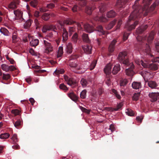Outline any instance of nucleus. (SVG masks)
Wrapping results in <instances>:
<instances>
[{
  "instance_id": "9b49d317",
  "label": "nucleus",
  "mask_w": 159,
  "mask_h": 159,
  "mask_svg": "<svg viewBox=\"0 0 159 159\" xmlns=\"http://www.w3.org/2000/svg\"><path fill=\"white\" fill-rule=\"evenodd\" d=\"M149 96L151 98L152 101H155L157 100L159 96V93H151L149 94Z\"/></svg>"
},
{
  "instance_id": "423d86ee",
  "label": "nucleus",
  "mask_w": 159,
  "mask_h": 159,
  "mask_svg": "<svg viewBox=\"0 0 159 159\" xmlns=\"http://www.w3.org/2000/svg\"><path fill=\"white\" fill-rule=\"evenodd\" d=\"M141 62L142 66L144 67L149 68L153 70H156L158 69L156 63H152L150 64H148L146 63H144L143 62L141 61Z\"/></svg>"
},
{
  "instance_id": "c756f323",
  "label": "nucleus",
  "mask_w": 159,
  "mask_h": 159,
  "mask_svg": "<svg viewBox=\"0 0 159 159\" xmlns=\"http://www.w3.org/2000/svg\"><path fill=\"white\" fill-rule=\"evenodd\" d=\"M94 19L96 20H98L103 22H106L107 20V18L102 16L100 18H98V17H96Z\"/></svg>"
},
{
  "instance_id": "4be33fe9",
  "label": "nucleus",
  "mask_w": 159,
  "mask_h": 159,
  "mask_svg": "<svg viewBox=\"0 0 159 159\" xmlns=\"http://www.w3.org/2000/svg\"><path fill=\"white\" fill-rule=\"evenodd\" d=\"M64 78L65 80L67 82L68 84L70 86L72 85L73 82L71 78H69L68 76L66 75H64Z\"/></svg>"
},
{
  "instance_id": "f8f14e48",
  "label": "nucleus",
  "mask_w": 159,
  "mask_h": 159,
  "mask_svg": "<svg viewBox=\"0 0 159 159\" xmlns=\"http://www.w3.org/2000/svg\"><path fill=\"white\" fill-rule=\"evenodd\" d=\"M82 48L85 53L87 54L91 53L92 47L91 46L84 45L82 46Z\"/></svg>"
},
{
  "instance_id": "dca6fc26",
  "label": "nucleus",
  "mask_w": 159,
  "mask_h": 159,
  "mask_svg": "<svg viewBox=\"0 0 159 159\" xmlns=\"http://www.w3.org/2000/svg\"><path fill=\"white\" fill-rule=\"evenodd\" d=\"M120 66L119 64H117L113 67L112 71V74L115 75L120 70Z\"/></svg>"
},
{
  "instance_id": "7ed1b4c3",
  "label": "nucleus",
  "mask_w": 159,
  "mask_h": 159,
  "mask_svg": "<svg viewBox=\"0 0 159 159\" xmlns=\"http://www.w3.org/2000/svg\"><path fill=\"white\" fill-rule=\"evenodd\" d=\"M53 30L54 32V34L56 36L58 35V33L55 26L53 25H44L42 29V31L43 33H46L48 30Z\"/></svg>"
},
{
  "instance_id": "412c9836",
  "label": "nucleus",
  "mask_w": 159,
  "mask_h": 159,
  "mask_svg": "<svg viewBox=\"0 0 159 159\" xmlns=\"http://www.w3.org/2000/svg\"><path fill=\"white\" fill-rule=\"evenodd\" d=\"M52 32H51L49 33L46 37H45V39H49L50 41H51L52 38H53V36H56L54 34V32L53 31V30H51Z\"/></svg>"
},
{
  "instance_id": "6e6d98bb",
  "label": "nucleus",
  "mask_w": 159,
  "mask_h": 159,
  "mask_svg": "<svg viewBox=\"0 0 159 159\" xmlns=\"http://www.w3.org/2000/svg\"><path fill=\"white\" fill-rule=\"evenodd\" d=\"M80 109L82 110V111L86 112L87 113L89 114L90 113V110H87L85 108L82 107H80Z\"/></svg>"
},
{
  "instance_id": "72a5a7b5",
  "label": "nucleus",
  "mask_w": 159,
  "mask_h": 159,
  "mask_svg": "<svg viewBox=\"0 0 159 159\" xmlns=\"http://www.w3.org/2000/svg\"><path fill=\"white\" fill-rule=\"evenodd\" d=\"M74 22H75L73 21L71 19H68L63 22V24L66 25H71Z\"/></svg>"
},
{
  "instance_id": "680f3d73",
  "label": "nucleus",
  "mask_w": 159,
  "mask_h": 159,
  "mask_svg": "<svg viewBox=\"0 0 159 159\" xmlns=\"http://www.w3.org/2000/svg\"><path fill=\"white\" fill-rule=\"evenodd\" d=\"M10 78V75L9 74H3V79L4 80H7Z\"/></svg>"
},
{
  "instance_id": "49530a36",
  "label": "nucleus",
  "mask_w": 159,
  "mask_h": 159,
  "mask_svg": "<svg viewBox=\"0 0 159 159\" xmlns=\"http://www.w3.org/2000/svg\"><path fill=\"white\" fill-rule=\"evenodd\" d=\"M11 113L15 116L19 115L20 114V111L17 109L12 110L11 111Z\"/></svg>"
},
{
  "instance_id": "bb28decb",
  "label": "nucleus",
  "mask_w": 159,
  "mask_h": 159,
  "mask_svg": "<svg viewBox=\"0 0 159 159\" xmlns=\"http://www.w3.org/2000/svg\"><path fill=\"white\" fill-rule=\"evenodd\" d=\"M148 86L152 89L155 88L157 86L156 82L153 81H150L148 82Z\"/></svg>"
},
{
  "instance_id": "0eeeda50",
  "label": "nucleus",
  "mask_w": 159,
  "mask_h": 159,
  "mask_svg": "<svg viewBox=\"0 0 159 159\" xmlns=\"http://www.w3.org/2000/svg\"><path fill=\"white\" fill-rule=\"evenodd\" d=\"M129 65V66L130 67V68L126 69L125 70L126 74L128 75L132 76L133 75L134 73L133 70L134 68V66L132 63H130Z\"/></svg>"
},
{
  "instance_id": "e433bc0d",
  "label": "nucleus",
  "mask_w": 159,
  "mask_h": 159,
  "mask_svg": "<svg viewBox=\"0 0 159 159\" xmlns=\"http://www.w3.org/2000/svg\"><path fill=\"white\" fill-rule=\"evenodd\" d=\"M64 72V70L62 69H57L54 71V73L56 75H58L60 74H63Z\"/></svg>"
},
{
  "instance_id": "69168bd1",
  "label": "nucleus",
  "mask_w": 159,
  "mask_h": 159,
  "mask_svg": "<svg viewBox=\"0 0 159 159\" xmlns=\"http://www.w3.org/2000/svg\"><path fill=\"white\" fill-rule=\"evenodd\" d=\"M153 33H151L148 37V38L147 39V40L148 41H150L152 40L153 39Z\"/></svg>"
},
{
  "instance_id": "864d4df0",
  "label": "nucleus",
  "mask_w": 159,
  "mask_h": 159,
  "mask_svg": "<svg viewBox=\"0 0 159 159\" xmlns=\"http://www.w3.org/2000/svg\"><path fill=\"white\" fill-rule=\"evenodd\" d=\"M18 38H17V36L15 34H13L12 36V40L13 42L14 43H16L18 40Z\"/></svg>"
},
{
  "instance_id": "c85d7f7f",
  "label": "nucleus",
  "mask_w": 159,
  "mask_h": 159,
  "mask_svg": "<svg viewBox=\"0 0 159 159\" xmlns=\"http://www.w3.org/2000/svg\"><path fill=\"white\" fill-rule=\"evenodd\" d=\"M63 53V48L62 47H60L59 48L58 51L57 57L58 58L61 57Z\"/></svg>"
},
{
  "instance_id": "3c124183",
  "label": "nucleus",
  "mask_w": 159,
  "mask_h": 159,
  "mask_svg": "<svg viewBox=\"0 0 159 159\" xmlns=\"http://www.w3.org/2000/svg\"><path fill=\"white\" fill-rule=\"evenodd\" d=\"M126 113L127 115L129 116H133L134 115L133 111L131 110H128L127 111H126Z\"/></svg>"
},
{
  "instance_id": "4c0bfd02",
  "label": "nucleus",
  "mask_w": 159,
  "mask_h": 159,
  "mask_svg": "<svg viewBox=\"0 0 159 159\" xmlns=\"http://www.w3.org/2000/svg\"><path fill=\"white\" fill-rule=\"evenodd\" d=\"M81 84L84 87H86L88 84V82L85 79H82L80 81Z\"/></svg>"
},
{
  "instance_id": "cd10ccee",
  "label": "nucleus",
  "mask_w": 159,
  "mask_h": 159,
  "mask_svg": "<svg viewBox=\"0 0 159 159\" xmlns=\"http://www.w3.org/2000/svg\"><path fill=\"white\" fill-rule=\"evenodd\" d=\"M116 14L115 12L113 10H111L107 12V16L108 18H111L115 16Z\"/></svg>"
},
{
  "instance_id": "603ef678",
  "label": "nucleus",
  "mask_w": 159,
  "mask_h": 159,
  "mask_svg": "<svg viewBox=\"0 0 159 159\" xmlns=\"http://www.w3.org/2000/svg\"><path fill=\"white\" fill-rule=\"evenodd\" d=\"M59 88L61 89H62L65 91L68 90L67 88L64 84H61L59 86Z\"/></svg>"
},
{
  "instance_id": "338daca9",
  "label": "nucleus",
  "mask_w": 159,
  "mask_h": 159,
  "mask_svg": "<svg viewBox=\"0 0 159 159\" xmlns=\"http://www.w3.org/2000/svg\"><path fill=\"white\" fill-rule=\"evenodd\" d=\"M128 34L127 33H125L123 35V39L124 41L126 40L128 38Z\"/></svg>"
},
{
  "instance_id": "2f4dec72",
  "label": "nucleus",
  "mask_w": 159,
  "mask_h": 159,
  "mask_svg": "<svg viewBox=\"0 0 159 159\" xmlns=\"http://www.w3.org/2000/svg\"><path fill=\"white\" fill-rule=\"evenodd\" d=\"M10 136V134L7 133L1 134L0 135V138L1 139H7Z\"/></svg>"
},
{
  "instance_id": "ea45409f",
  "label": "nucleus",
  "mask_w": 159,
  "mask_h": 159,
  "mask_svg": "<svg viewBox=\"0 0 159 159\" xmlns=\"http://www.w3.org/2000/svg\"><path fill=\"white\" fill-rule=\"evenodd\" d=\"M128 82L127 79L122 80H120V86H124Z\"/></svg>"
},
{
  "instance_id": "e2e57ef3",
  "label": "nucleus",
  "mask_w": 159,
  "mask_h": 159,
  "mask_svg": "<svg viewBox=\"0 0 159 159\" xmlns=\"http://www.w3.org/2000/svg\"><path fill=\"white\" fill-rule=\"evenodd\" d=\"M150 51V48L148 45L146 44V48L145 49V52L147 54H148Z\"/></svg>"
},
{
  "instance_id": "c9c22d12",
  "label": "nucleus",
  "mask_w": 159,
  "mask_h": 159,
  "mask_svg": "<svg viewBox=\"0 0 159 159\" xmlns=\"http://www.w3.org/2000/svg\"><path fill=\"white\" fill-rule=\"evenodd\" d=\"M97 63L96 60H94L92 62L91 64L90 65L89 69L90 70H92L95 67Z\"/></svg>"
},
{
  "instance_id": "7c9ffc66",
  "label": "nucleus",
  "mask_w": 159,
  "mask_h": 159,
  "mask_svg": "<svg viewBox=\"0 0 159 159\" xmlns=\"http://www.w3.org/2000/svg\"><path fill=\"white\" fill-rule=\"evenodd\" d=\"M78 39V36L77 33H75L72 37V41L75 43L77 42Z\"/></svg>"
},
{
  "instance_id": "a18cd8bd",
  "label": "nucleus",
  "mask_w": 159,
  "mask_h": 159,
  "mask_svg": "<svg viewBox=\"0 0 159 159\" xmlns=\"http://www.w3.org/2000/svg\"><path fill=\"white\" fill-rule=\"evenodd\" d=\"M76 30V29L73 27H69V34L70 35H71L72 33L75 32Z\"/></svg>"
},
{
  "instance_id": "de8ad7c7",
  "label": "nucleus",
  "mask_w": 159,
  "mask_h": 159,
  "mask_svg": "<svg viewBox=\"0 0 159 159\" xmlns=\"http://www.w3.org/2000/svg\"><path fill=\"white\" fill-rule=\"evenodd\" d=\"M140 96V93H135L133 97V99L134 100L136 101L139 99Z\"/></svg>"
},
{
  "instance_id": "39448f33",
  "label": "nucleus",
  "mask_w": 159,
  "mask_h": 159,
  "mask_svg": "<svg viewBox=\"0 0 159 159\" xmlns=\"http://www.w3.org/2000/svg\"><path fill=\"white\" fill-rule=\"evenodd\" d=\"M14 13L15 17L13 18L10 17L11 20H14L16 19H20L22 21L24 20L22 16L23 13L20 10H17L14 11Z\"/></svg>"
},
{
  "instance_id": "c03bdc74",
  "label": "nucleus",
  "mask_w": 159,
  "mask_h": 159,
  "mask_svg": "<svg viewBox=\"0 0 159 159\" xmlns=\"http://www.w3.org/2000/svg\"><path fill=\"white\" fill-rule=\"evenodd\" d=\"M50 17L49 15L46 13H44L42 16V19L45 20H48Z\"/></svg>"
},
{
  "instance_id": "09e8293b",
  "label": "nucleus",
  "mask_w": 159,
  "mask_h": 159,
  "mask_svg": "<svg viewBox=\"0 0 159 159\" xmlns=\"http://www.w3.org/2000/svg\"><path fill=\"white\" fill-rule=\"evenodd\" d=\"M112 92L115 95L116 97L118 99H120L121 98L119 94L117 92L116 90L114 89H113L112 90Z\"/></svg>"
},
{
  "instance_id": "5fc2aeb1",
  "label": "nucleus",
  "mask_w": 159,
  "mask_h": 159,
  "mask_svg": "<svg viewBox=\"0 0 159 159\" xmlns=\"http://www.w3.org/2000/svg\"><path fill=\"white\" fill-rule=\"evenodd\" d=\"M138 24V22L137 21L134 22V25H131L128 28L129 30H131L133 29H134L136 26Z\"/></svg>"
},
{
  "instance_id": "37998d69",
  "label": "nucleus",
  "mask_w": 159,
  "mask_h": 159,
  "mask_svg": "<svg viewBox=\"0 0 159 159\" xmlns=\"http://www.w3.org/2000/svg\"><path fill=\"white\" fill-rule=\"evenodd\" d=\"M30 4L32 7H35L37 5L38 1L37 0H33L31 2Z\"/></svg>"
},
{
  "instance_id": "ddd939ff",
  "label": "nucleus",
  "mask_w": 159,
  "mask_h": 159,
  "mask_svg": "<svg viewBox=\"0 0 159 159\" xmlns=\"http://www.w3.org/2000/svg\"><path fill=\"white\" fill-rule=\"evenodd\" d=\"M30 44L32 46H36L39 43V40L37 39H33L31 36H29Z\"/></svg>"
},
{
  "instance_id": "bf43d9fd",
  "label": "nucleus",
  "mask_w": 159,
  "mask_h": 159,
  "mask_svg": "<svg viewBox=\"0 0 159 159\" xmlns=\"http://www.w3.org/2000/svg\"><path fill=\"white\" fill-rule=\"evenodd\" d=\"M122 20H119L118 22L117 25L116 26V30L119 29L120 25L122 24Z\"/></svg>"
},
{
  "instance_id": "6ab92c4d",
  "label": "nucleus",
  "mask_w": 159,
  "mask_h": 159,
  "mask_svg": "<svg viewBox=\"0 0 159 159\" xmlns=\"http://www.w3.org/2000/svg\"><path fill=\"white\" fill-rule=\"evenodd\" d=\"M66 52L68 53H70L72 52V46L71 43H69L66 45Z\"/></svg>"
},
{
  "instance_id": "9d476101",
  "label": "nucleus",
  "mask_w": 159,
  "mask_h": 159,
  "mask_svg": "<svg viewBox=\"0 0 159 159\" xmlns=\"http://www.w3.org/2000/svg\"><path fill=\"white\" fill-rule=\"evenodd\" d=\"M59 25L61 26V29L63 31L62 37L64 41L67 40L68 37V34L67 32L66 31L65 29L63 27V25L60 22L59 23Z\"/></svg>"
},
{
  "instance_id": "6e6552de",
  "label": "nucleus",
  "mask_w": 159,
  "mask_h": 159,
  "mask_svg": "<svg viewBox=\"0 0 159 159\" xmlns=\"http://www.w3.org/2000/svg\"><path fill=\"white\" fill-rule=\"evenodd\" d=\"M141 75L143 77L145 81H148L152 78V75L150 72L146 71H143L141 72Z\"/></svg>"
},
{
  "instance_id": "5701e85b",
  "label": "nucleus",
  "mask_w": 159,
  "mask_h": 159,
  "mask_svg": "<svg viewBox=\"0 0 159 159\" xmlns=\"http://www.w3.org/2000/svg\"><path fill=\"white\" fill-rule=\"evenodd\" d=\"M32 22V20H31L30 19L28 20H27L24 24V28L25 29H28L31 26Z\"/></svg>"
},
{
  "instance_id": "58836bf2",
  "label": "nucleus",
  "mask_w": 159,
  "mask_h": 159,
  "mask_svg": "<svg viewBox=\"0 0 159 159\" xmlns=\"http://www.w3.org/2000/svg\"><path fill=\"white\" fill-rule=\"evenodd\" d=\"M136 11H134L133 12L129 17V20H131L134 19L135 17H136L137 15H135Z\"/></svg>"
},
{
  "instance_id": "13d9d810",
  "label": "nucleus",
  "mask_w": 159,
  "mask_h": 159,
  "mask_svg": "<svg viewBox=\"0 0 159 159\" xmlns=\"http://www.w3.org/2000/svg\"><path fill=\"white\" fill-rule=\"evenodd\" d=\"M148 27V26L147 25H146L145 26L144 28H143L142 27H140L139 28V30L138 31V33H141L142 32H143V30H144L146 28H147Z\"/></svg>"
},
{
  "instance_id": "a19ab883",
  "label": "nucleus",
  "mask_w": 159,
  "mask_h": 159,
  "mask_svg": "<svg viewBox=\"0 0 159 159\" xmlns=\"http://www.w3.org/2000/svg\"><path fill=\"white\" fill-rule=\"evenodd\" d=\"M86 91L85 90H83L80 94V96L82 98H84L86 97Z\"/></svg>"
},
{
  "instance_id": "b1692460",
  "label": "nucleus",
  "mask_w": 159,
  "mask_h": 159,
  "mask_svg": "<svg viewBox=\"0 0 159 159\" xmlns=\"http://www.w3.org/2000/svg\"><path fill=\"white\" fill-rule=\"evenodd\" d=\"M116 20H114L111 21L110 23L106 27V29L107 30H110L111 29L113 26L115 25Z\"/></svg>"
},
{
  "instance_id": "f3484780",
  "label": "nucleus",
  "mask_w": 159,
  "mask_h": 159,
  "mask_svg": "<svg viewBox=\"0 0 159 159\" xmlns=\"http://www.w3.org/2000/svg\"><path fill=\"white\" fill-rule=\"evenodd\" d=\"M132 85L133 88L135 89H138L141 87V84L140 82H134Z\"/></svg>"
},
{
  "instance_id": "79ce46f5",
  "label": "nucleus",
  "mask_w": 159,
  "mask_h": 159,
  "mask_svg": "<svg viewBox=\"0 0 159 159\" xmlns=\"http://www.w3.org/2000/svg\"><path fill=\"white\" fill-rule=\"evenodd\" d=\"M11 139L14 143H16L18 141V139H17V135L16 134H14L12 136L11 138Z\"/></svg>"
},
{
  "instance_id": "4468645a",
  "label": "nucleus",
  "mask_w": 159,
  "mask_h": 159,
  "mask_svg": "<svg viewBox=\"0 0 159 159\" xmlns=\"http://www.w3.org/2000/svg\"><path fill=\"white\" fill-rule=\"evenodd\" d=\"M84 28L85 31L89 33H91L93 31V27L90 26L87 23L84 25Z\"/></svg>"
},
{
  "instance_id": "f257e3e1",
  "label": "nucleus",
  "mask_w": 159,
  "mask_h": 159,
  "mask_svg": "<svg viewBox=\"0 0 159 159\" xmlns=\"http://www.w3.org/2000/svg\"><path fill=\"white\" fill-rule=\"evenodd\" d=\"M76 63V61H75L72 62L70 61L69 65L70 67H76V69L79 70L80 69L81 71L78 72L79 73H82L85 71L87 69H88V67L89 65V62H86V66H84L80 67L79 66L77 65Z\"/></svg>"
},
{
  "instance_id": "aec40b11",
  "label": "nucleus",
  "mask_w": 159,
  "mask_h": 159,
  "mask_svg": "<svg viewBox=\"0 0 159 159\" xmlns=\"http://www.w3.org/2000/svg\"><path fill=\"white\" fill-rule=\"evenodd\" d=\"M68 95L71 99L74 101L75 102L78 100V97L73 92H71L69 93H68Z\"/></svg>"
},
{
  "instance_id": "4d7b16f0",
  "label": "nucleus",
  "mask_w": 159,
  "mask_h": 159,
  "mask_svg": "<svg viewBox=\"0 0 159 159\" xmlns=\"http://www.w3.org/2000/svg\"><path fill=\"white\" fill-rule=\"evenodd\" d=\"M122 106V103H120L118 104V105L116 107L114 108L113 110L116 111H117L119 110L121 108Z\"/></svg>"
},
{
  "instance_id": "20e7f679",
  "label": "nucleus",
  "mask_w": 159,
  "mask_h": 159,
  "mask_svg": "<svg viewBox=\"0 0 159 159\" xmlns=\"http://www.w3.org/2000/svg\"><path fill=\"white\" fill-rule=\"evenodd\" d=\"M44 44V52L46 54H49L53 50V47L51 44L45 40H43Z\"/></svg>"
},
{
  "instance_id": "052dcab7",
  "label": "nucleus",
  "mask_w": 159,
  "mask_h": 159,
  "mask_svg": "<svg viewBox=\"0 0 159 159\" xmlns=\"http://www.w3.org/2000/svg\"><path fill=\"white\" fill-rule=\"evenodd\" d=\"M14 126L16 128L20 125V120H17L15 123H14Z\"/></svg>"
},
{
  "instance_id": "1a4fd4ad",
  "label": "nucleus",
  "mask_w": 159,
  "mask_h": 159,
  "mask_svg": "<svg viewBox=\"0 0 159 159\" xmlns=\"http://www.w3.org/2000/svg\"><path fill=\"white\" fill-rule=\"evenodd\" d=\"M112 65L109 63L107 64L104 69V71L106 75H108L111 74Z\"/></svg>"
},
{
  "instance_id": "f03ea898",
  "label": "nucleus",
  "mask_w": 159,
  "mask_h": 159,
  "mask_svg": "<svg viewBox=\"0 0 159 159\" xmlns=\"http://www.w3.org/2000/svg\"><path fill=\"white\" fill-rule=\"evenodd\" d=\"M127 53L125 52H121L119 53L118 56V59L120 61H122L123 63L126 65H128L129 61L126 59Z\"/></svg>"
},
{
  "instance_id": "0e129e2a",
  "label": "nucleus",
  "mask_w": 159,
  "mask_h": 159,
  "mask_svg": "<svg viewBox=\"0 0 159 159\" xmlns=\"http://www.w3.org/2000/svg\"><path fill=\"white\" fill-rule=\"evenodd\" d=\"M143 118V116H138L136 117V120L137 121L141 122L142 121V120Z\"/></svg>"
},
{
  "instance_id": "8fccbe9b",
  "label": "nucleus",
  "mask_w": 159,
  "mask_h": 159,
  "mask_svg": "<svg viewBox=\"0 0 159 159\" xmlns=\"http://www.w3.org/2000/svg\"><path fill=\"white\" fill-rule=\"evenodd\" d=\"M93 9L90 7H87L85 10L86 12L88 14H91L92 11Z\"/></svg>"
},
{
  "instance_id": "2eb2a0df",
  "label": "nucleus",
  "mask_w": 159,
  "mask_h": 159,
  "mask_svg": "<svg viewBox=\"0 0 159 159\" xmlns=\"http://www.w3.org/2000/svg\"><path fill=\"white\" fill-rule=\"evenodd\" d=\"M19 1L15 0L9 4L8 7L10 8L14 9L16 7L17 5L19 4Z\"/></svg>"
},
{
  "instance_id": "a878e982",
  "label": "nucleus",
  "mask_w": 159,
  "mask_h": 159,
  "mask_svg": "<svg viewBox=\"0 0 159 159\" xmlns=\"http://www.w3.org/2000/svg\"><path fill=\"white\" fill-rule=\"evenodd\" d=\"M82 38L83 41L87 43H88L89 42V39L88 34H84L82 35Z\"/></svg>"
},
{
  "instance_id": "a211bd4d",
  "label": "nucleus",
  "mask_w": 159,
  "mask_h": 159,
  "mask_svg": "<svg viewBox=\"0 0 159 159\" xmlns=\"http://www.w3.org/2000/svg\"><path fill=\"white\" fill-rule=\"evenodd\" d=\"M116 41L115 40H113L110 44L109 46L108 50L110 52H112L114 50L115 46L114 45L116 42Z\"/></svg>"
},
{
  "instance_id": "473e14b6",
  "label": "nucleus",
  "mask_w": 159,
  "mask_h": 159,
  "mask_svg": "<svg viewBox=\"0 0 159 159\" xmlns=\"http://www.w3.org/2000/svg\"><path fill=\"white\" fill-rule=\"evenodd\" d=\"M1 68L2 69L5 71H9V66L3 64L1 65Z\"/></svg>"
},
{
  "instance_id": "393cba45",
  "label": "nucleus",
  "mask_w": 159,
  "mask_h": 159,
  "mask_svg": "<svg viewBox=\"0 0 159 159\" xmlns=\"http://www.w3.org/2000/svg\"><path fill=\"white\" fill-rule=\"evenodd\" d=\"M97 30L98 32V34L99 35H102L105 34V32L103 31L102 26H98L97 28Z\"/></svg>"
},
{
  "instance_id": "f704fd0d",
  "label": "nucleus",
  "mask_w": 159,
  "mask_h": 159,
  "mask_svg": "<svg viewBox=\"0 0 159 159\" xmlns=\"http://www.w3.org/2000/svg\"><path fill=\"white\" fill-rule=\"evenodd\" d=\"M0 32L5 35H7L8 31L5 28H1L0 30Z\"/></svg>"
},
{
  "instance_id": "774afa93",
  "label": "nucleus",
  "mask_w": 159,
  "mask_h": 159,
  "mask_svg": "<svg viewBox=\"0 0 159 159\" xmlns=\"http://www.w3.org/2000/svg\"><path fill=\"white\" fill-rule=\"evenodd\" d=\"M7 59L9 60V62L11 64H14V63L15 61L14 60L11 58H9L8 57H7Z\"/></svg>"
}]
</instances>
